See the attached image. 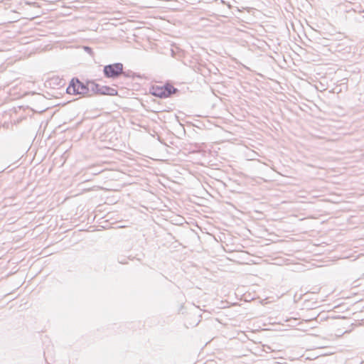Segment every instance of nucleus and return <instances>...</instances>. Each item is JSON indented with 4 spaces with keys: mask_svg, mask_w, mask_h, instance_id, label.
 <instances>
[{
    "mask_svg": "<svg viewBox=\"0 0 364 364\" xmlns=\"http://www.w3.org/2000/svg\"><path fill=\"white\" fill-rule=\"evenodd\" d=\"M24 99L28 102V105H24V114L27 110L33 113H42L46 109L43 105L46 102L45 97L38 92H24Z\"/></svg>",
    "mask_w": 364,
    "mask_h": 364,
    "instance_id": "f257e3e1",
    "label": "nucleus"
},
{
    "mask_svg": "<svg viewBox=\"0 0 364 364\" xmlns=\"http://www.w3.org/2000/svg\"><path fill=\"white\" fill-rule=\"evenodd\" d=\"M91 82L92 80H87L86 82H81L78 78L73 77L70 81L69 85L66 89V92L70 95H80L82 96H92Z\"/></svg>",
    "mask_w": 364,
    "mask_h": 364,
    "instance_id": "f03ea898",
    "label": "nucleus"
},
{
    "mask_svg": "<svg viewBox=\"0 0 364 364\" xmlns=\"http://www.w3.org/2000/svg\"><path fill=\"white\" fill-rule=\"evenodd\" d=\"M178 92L179 90L177 88L169 83H166L163 86H152L151 89V94L161 99L171 97Z\"/></svg>",
    "mask_w": 364,
    "mask_h": 364,
    "instance_id": "7ed1b4c3",
    "label": "nucleus"
},
{
    "mask_svg": "<svg viewBox=\"0 0 364 364\" xmlns=\"http://www.w3.org/2000/svg\"><path fill=\"white\" fill-rule=\"evenodd\" d=\"M123 73V64L115 63L104 66L103 74L105 77L116 79Z\"/></svg>",
    "mask_w": 364,
    "mask_h": 364,
    "instance_id": "20e7f679",
    "label": "nucleus"
},
{
    "mask_svg": "<svg viewBox=\"0 0 364 364\" xmlns=\"http://www.w3.org/2000/svg\"><path fill=\"white\" fill-rule=\"evenodd\" d=\"M91 94L97 95H109L115 96L117 95V90L109 87L100 85L92 80L91 82Z\"/></svg>",
    "mask_w": 364,
    "mask_h": 364,
    "instance_id": "39448f33",
    "label": "nucleus"
},
{
    "mask_svg": "<svg viewBox=\"0 0 364 364\" xmlns=\"http://www.w3.org/2000/svg\"><path fill=\"white\" fill-rule=\"evenodd\" d=\"M24 4L28 6V8L24 7V19L32 20L39 16L40 6L37 2L24 0Z\"/></svg>",
    "mask_w": 364,
    "mask_h": 364,
    "instance_id": "423d86ee",
    "label": "nucleus"
},
{
    "mask_svg": "<svg viewBox=\"0 0 364 364\" xmlns=\"http://www.w3.org/2000/svg\"><path fill=\"white\" fill-rule=\"evenodd\" d=\"M28 38V37H24L23 45L26 46L24 48V58L26 56H31L32 53H34L39 48L38 41H26V40Z\"/></svg>",
    "mask_w": 364,
    "mask_h": 364,
    "instance_id": "0eeeda50",
    "label": "nucleus"
},
{
    "mask_svg": "<svg viewBox=\"0 0 364 364\" xmlns=\"http://www.w3.org/2000/svg\"><path fill=\"white\" fill-rule=\"evenodd\" d=\"M316 40L318 41V43L323 44V46H329L327 41H331L330 38L326 37H316Z\"/></svg>",
    "mask_w": 364,
    "mask_h": 364,
    "instance_id": "6e6552de",
    "label": "nucleus"
},
{
    "mask_svg": "<svg viewBox=\"0 0 364 364\" xmlns=\"http://www.w3.org/2000/svg\"><path fill=\"white\" fill-rule=\"evenodd\" d=\"M131 74H132V71H130V70L125 71V72L123 71V73H122V75H123L124 76H125L127 77H130Z\"/></svg>",
    "mask_w": 364,
    "mask_h": 364,
    "instance_id": "1a4fd4ad",
    "label": "nucleus"
},
{
    "mask_svg": "<svg viewBox=\"0 0 364 364\" xmlns=\"http://www.w3.org/2000/svg\"><path fill=\"white\" fill-rule=\"evenodd\" d=\"M84 48L88 53H92V49L90 47L85 46Z\"/></svg>",
    "mask_w": 364,
    "mask_h": 364,
    "instance_id": "9d476101",
    "label": "nucleus"
}]
</instances>
